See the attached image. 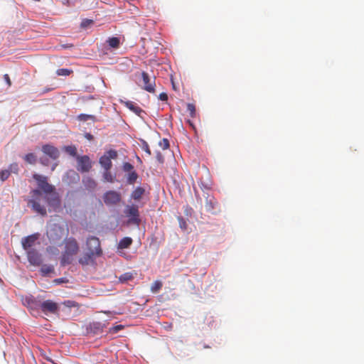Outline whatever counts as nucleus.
<instances>
[{"label": "nucleus", "instance_id": "18", "mask_svg": "<svg viewBox=\"0 0 364 364\" xmlns=\"http://www.w3.org/2000/svg\"><path fill=\"white\" fill-rule=\"evenodd\" d=\"M145 190L142 187L136 188L132 193V198L135 200H139L141 198L142 196L144 194Z\"/></svg>", "mask_w": 364, "mask_h": 364}, {"label": "nucleus", "instance_id": "29", "mask_svg": "<svg viewBox=\"0 0 364 364\" xmlns=\"http://www.w3.org/2000/svg\"><path fill=\"white\" fill-rule=\"evenodd\" d=\"M65 151L70 156H75L77 155V149L74 146H65Z\"/></svg>", "mask_w": 364, "mask_h": 364}, {"label": "nucleus", "instance_id": "24", "mask_svg": "<svg viewBox=\"0 0 364 364\" xmlns=\"http://www.w3.org/2000/svg\"><path fill=\"white\" fill-rule=\"evenodd\" d=\"M103 179L106 182H114V176L111 173L110 170H105L103 173Z\"/></svg>", "mask_w": 364, "mask_h": 364}, {"label": "nucleus", "instance_id": "22", "mask_svg": "<svg viewBox=\"0 0 364 364\" xmlns=\"http://www.w3.org/2000/svg\"><path fill=\"white\" fill-rule=\"evenodd\" d=\"M163 283L159 280H156L153 282L151 286V291L154 294L158 293L162 288Z\"/></svg>", "mask_w": 364, "mask_h": 364}, {"label": "nucleus", "instance_id": "25", "mask_svg": "<svg viewBox=\"0 0 364 364\" xmlns=\"http://www.w3.org/2000/svg\"><path fill=\"white\" fill-rule=\"evenodd\" d=\"M41 272H42L43 275H47L54 272V267L53 265L44 264L41 267Z\"/></svg>", "mask_w": 364, "mask_h": 364}, {"label": "nucleus", "instance_id": "13", "mask_svg": "<svg viewBox=\"0 0 364 364\" xmlns=\"http://www.w3.org/2000/svg\"><path fill=\"white\" fill-rule=\"evenodd\" d=\"M141 77L144 83V89L149 92H155V78L151 79L148 73L142 72Z\"/></svg>", "mask_w": 364, "mask_h": 364}, {"label": "nucleus", "instance_id": "28", "mask_svg": "<svg viewBox=\"0 0 364 364\" xmlns=\"http://www.w3.org/2000/svg\"><path fill=\"white\" fill-rule=\"evenodd\" d=\"M73 73L72 70L68 68H60L57 70L56 73L59 76H68Z\"/></svg>", "mask_w": 364, "mask_h": 364}, {"label": "nucleus", "instance_id": "34", "mask_svg": "<svg viewBox=\"0 0 364 364\" xmlns=\"http://www.w3.org/2000/svg\"><path fill=\"white\" fill-rule=\"evenodd\" d=\"M159 146L164 149L166 150L169 147V141L167 139H163L159 142Z\"/></svg>", "mask_w": 364, "mask_h": 364}, {"label": "nucleus", "instance_id": "8", "mask_svg": "<svg viewBox=\"0 0 364 364\" xmlns=\"http://www.w3.org/2000/svg\"><path fill=\"white\" fill-rule=\"evenodd\" d=\"M124 213L128 217L129 222L139 225L140 223L139 212L137 205H127L125 208Z\"/></svg>", "mask_w": 364, "mask_h": 364}, {"label": "nucleus", "instance_id": "43", "mask_svg": "<svg viewBox=\"0 0 364 364\" xmlns=\"http://www.w3.org/2000/svg\"><path fill=\"white\" fill-rule=\"evenodd\" d=\"M55 282L57 283H62V282H63V279H62V278L58 279H55Z\"/></svg>", "mask_w": 364, "mask_h": 364}, {"label": "nucleus", "instance_id": "41", "mask_svg": "<svg viewBox=\"0 0 364 364\" xmlns=\"http://www.w3.org/2000/svg\"><path fill=\"white\" fill-rule=\"evenodd\" d=\"M122 328H123V326L118 325V326H114L113 328V330H114V332H117V331H119V330H121Z\"/></svg>", "mask_w": 364, "mask_h": 364}, {"label": "nucleus", "instance_id": "12", "mask_svg": "<svg viewBox=\"0 0 364 364\" xmlns=\"http://www.w3.org/2000/svg\"><path fill=\"white\" fill-rule=\"evenodd\" d=\"M27 252V257L28 260L31 264L34 266H40L42 262V257L41 255L35 249H31Z\"/></svg>", "mask_w": 364, "mask_h": 364}, {"label": "nucleus", "instance_id": "40", "mask_svg": "<svg viewBox=\"0 0 364 364\" xmlns=\"http://www.w3.org/2000/svg\"><path fill=\"white\" fill-rule=\"evenodd\" d=\"M192 212H193V209L191 207H189V206H186V208H185V214L186 215H191Z\"/></svg>", "mask_w": 364, "mask_h": 364}, {"label": "nucleus", "instance_id": "31", "mask_svg": "<svg viewBox=\"0 0 364 364\" xmlns=\"http://www.w3.org/2000/svg\"><path fill=\"white\" fill-rule=\"evenodd\" d=\"M141 147L142 150L144 151L148 155L151 156V151L149 149V146L148 143L145 140H141Z\"/></svg>", "mask_w": 364, "mask_h": 364}, {"label": "nucleus", "instance_id": "10", "mask_svg": "<svg viewBox=\"0 0 364 364\" xmlns=\"http://www.w3.org/2000/svg\"><path fill=\"white\" fill-rule=\"evenodd\" d=\"M121 195L114 191H107L103 196V200L106 205H116L121 200Z\"/></svg>", "mask_w": 364, "mask_h": 364}, {"label": "nucleus", "instance_id": "20", "mask_svg": "<svg viewBox=\"0 0 364 364\" xmlns=\"http://www.w3.org/2000/svg\"><path fill=\"white\" fill-rule=\"evenodd\" d=\"M109 48L117 49L120 46V39L118 37H111L107 40Z\"/></svg>", "mask_w": 364, "mask_h": 364}, {"label": "nucleus", "instance_id": "36", "mask_svg": "<svg viewBox=\"0 0 364 364\" xmlns=\"http://www.w3.org/2000/svg\"><path fill=\"white\" fill-rule=\"evenodd\" d=\"M93 23V21L91 19H84L81 23V26L85 28L90 24Z\"/></svg>", "mask_w": 364, "mask_h": 364}, {"label": "nucleus", "instance_id": "37", "mask_svg": "<svg viewBox=\"0 0 364 364\" xmlns=\"http://www.w3.org/2000/svg\"><path fill=\"white\" fill-rule=\"evenodd\" d=\"M156 158L157 159V161L161 163V164H163L164 161V158L162 155V154L160 152V151H157L156 154Z\"/></svg>", "mask_w": 364, "mask_h": 364}, {"label": "nucleus", "instance_id": "33", "mask_svg": "<svg viewBox=\"0 0 364 364\" xmlns=\"http://www.w3.org/2000/svg\"><path fill=\"white\" fill-rule=\"evenodd\" d=\"M178 220L179 223L180 228L182 230H186L187 229V226H188L186 221L182 217H178Z\"/></svg>", "mask_w": 364, "mask_h": 364}, {"label": "nucleus", "instance_id": "17", "mask_svg": "<svg viewBox=\"0 0 364 364\" xmlns=\"http://www.w3.org/2000/svg\"><path fill=\"white\" fill-rule=\"evenodd\" d=\"M125 106L130 110H132L133 112L136 114L138 116H140L141 113L144 112L143 109L140 107L136 105L134 102L132 101L126 102Z\"/></svg>", "mask_w": 364, "mask_h": 364}, {"label": "nucleus", "instance_id": "1", "mask_svg": "<svg viewBox=\"0 0 364 364\" xmlns=\"http://www.w3.org/2000/svg\"><path fill=\"white\" fill-rule=\"evenodd\" d=\"M36 181L38 188L30 192L31 199L28 201V205L36 213L45 216L47 210L42 202L47 203L54 210L60 206V200L55 188L48 182V178L38 173L33 175Z\"/></svg>", "mask_w": 364, "mask_h": 364}, {"label": "nucleus", "instance_id": "15", "mask_svg": "<svg viewBox=\"0 0 364 364\" xmlns=\"http://www.w3.org/2000/svg\"><path fill=\"white\" fill-rule=\"evenodd\" d=\"M42 151L45 154L48 155L53 159H57L60 155L58 149L49 144L43 146Z\"/></svg>", "mask_w": 364, "mask_h": 364}, {"label": "nucleus", "instance_id": "7", "mask_svg": "<svg viewBox=\"0 0 364 364\" xmlns=\"http://www.w3.org/2000/svg\"><path fill=\"white\" fill-rule=\"evenodd\" d=\"M47 235L50 240L56 242L63 237L65 229L60 225L54 224L47 231Z\"/></svg>", "mask_w": 364, "mask_h": 364}, {"label": "nucleus", "instance_id": "38", "mask_svg": "<svg viewBox=\"0 0 364 364\" xmlns=\"http://www.w3.org/2000/svg\"><path fill=\"white\" fill-rule=\"evenodd\" d=\"M159 99L161 101H166L168 100V95L166 92H161L159 96Z\"/></svg>", "mask_w": 364, "mask_h": 364}, {"label": "nucleus", "instance_id": "5", "mask_svg": "<svg viewBox=\"0 0 364 364\" xmlns=\"http://www.w3.org/2000/svg\"><path fill=\"white\" fill-rule=\"evenodd\" d=\"M88 252L95 256L101 255L102 251L100 247V241L98 237L90 236L87 239L86 242Z\"/></svg>", "mask_w": 364, "mask_h": 364}, {"label": "nucleus", "instance_id": "14", "mask_svg": "<svg viewBox=\"0 0 364 364\" xmlns=\"http://www.w3.org/2000/svg\"><path fill=\"white\" fill-rule=\"evenodd\" d=\"M38 240V235H31L22 239L21 243L23 248L28 251L33 249L32 247L35 245Z\"/></svg>", "mask_w": 364, "mask_h": 364}, {"label": "nucleus", "instance_id": "9", "mask_svg": "<svg viewBox=\"0 0 364 364\" xmlns=\"http://www.w3.org/2000/svg\"><path fill=\"white\" fill-rule=\"evenodd\" d=\"M205 207L206 210L211 214H217L218 213L220 212V205L216 199L214 198V196L208 194L205 197Z\"/></svg>", "mask_w": 364, "mask_h": 364}, {"label": "nucleus", "instance_id": "4", "mask_svg": "<svg viewBox=\"0 0 364 364\" xmlns=\"http://www.w3.org/2000/svg\"><path fill=\"white\" fill-rule=\"evenodd\" d=\"M117 156V151L110 149L100 158L99 163L105 170H110L112 167V159H116Z\"/></svg>", "mask_w": 364, "mask_h": 364}, {"label": "nucleus", "instance_id": "3", "mask_svg": "<svg viewBox=\"0 0 364 364\" xmlns=\"http://www.w3.org/2000/svg\"><path fill=\"white\" fill-rule=\"evenodd\" d=\"M26 301H28V304L31 309H36L39 307L45 314H55L58 313L59 309L58 304L52 300H46L43 302H40L34 297H31L26 299Z\"/></svg>", "mask_w": 364, "mask_h": 364}, {"label": "nucleus", "instance_id": "48", "mask_svg": "<svg viewBox=\"0 0 364 364\" xmlns=\"http://www.w3.org/2000/svg\"><path fill=\"white\" fill-rule=\"evenodd\" d=\"M138 161H141V159L139 157H137Z\"/></svg>", "mask_w": 364, "mask_h": 364}, {"label": "nucleus", "instance_id": "42", "mask_svg": "<svg viewBox=\"0 0 364 364\" xmlns=\"http://www.w3.org/2000/svg\"><path fill=\"white\" fill-rule=\"evenodd\" d=\"M41 163L43 164V165H46L47 166L48 165V161H44L43 159H41Z\"/></svg>", "mask_w": 364, "mask_h": 364}, {"label": "nucleus", "instance_id": "6", "mask_svg": "<svg viewBox=\"0 0 364 364\" xmlns=\"http://www.w3.org/2000/svg\"><path fill=\"white\" fill-rule=\"evenodd\" d=\"M122 170L126 173V179L128 184L132 185L136 182L139 176L132 164L129 162L123 163Z\"/></svg>", "mask_w": 364, "mask_h": 364}, {"label": "nucleus", "instance_id": "39", "mask_svg": "<svg viewBox=\"0 0 364 364\" xmlns=\"http://www.w3.org/2000/svg\"><path fill=\"white\" fill-rule=\"evenodd\" d=\"M4 79L6 81V84L8 85V86L10 87L11 85V79H10L9 75L8 74H5L4 75Z\"/></svg>", "mask_w": 364, "mask_h": 364}, {"label": "nucleus", "instance_id": "30", "mask_svg": "<svg viewBox=\"0 0 364 364\" xmlns=\"http://www.w3.org/2000/svg\"><path fill=\"white\" fill-rule=\"evenodd\" d=\"M11 171L8 169L1 170L0 171V180L3 182L5 181L9 177Z\"/></svg>", "mask_w": 364, "mask_h": 364}, {"label": "nucleus", "instance_id": "46", "mask_svg": "<svg viewBox=\"0 0 364 364\" xmlns=\"http://www.w3.org/2000/svg\"><path fill=\"white\" fill-rule=\"evenodd\" d=\"M188 123L192 126V124H191V121H190V120H188Z\"/></svg>", "mask_w": 364, "mask_h": 364}, {"label": "nucleus", "instance_id": "47", "mask_svg": "<svg viewBox=\"0 0 364 364\" xmlns=\"http://www.w3.org/2000/svg\"><path fill=\"white\" fill-rule=\"evenodd\" d=\"M55 166H53L52 171H53L55 169Z\"/></svg>", "mask_w": 364, "mask_h": 364}, {"label": "nucleus", "instance_id": "23", "mask_svg": "<svg viewBox=\"0 0 364 364\" xmlns=\"http://www.w3.org/2000/svg\"><path fill=\"white\" fill-rule=\"evenodd\" d=\"M77 119L80 121H87V120H92V122L96 121V117L95 115L92 114H80L77 116Z\"/></svg>", "mask_w": 364, "mask_h": 364}, {"label": "nucleus", "instance_id": "32", "mask_svg": "<svg viewBox=\"0 0 364 364\" xmlns=\"http://www.w3.org/2000/svg\"><path fill=\"white\" fill-rule=\"evenodd\" d=\"M187 111L189 112V114L191 117H194L195 115H196V107H195V105L191 104V103H188L187 105Z\"/></svg>", "mask_w": 364, "mask_h": 364}, {"label": "nucleus", "instance_id": "45", "mask_svg": "<svg viewBox=\"0 0 364 364\" xmlns=\"http://www.w3.org/2000/svg\"><path fill=\"white\" fill-rule=\"evenodd\" d=\"M69 173H72L73 174H75V175H76V176L78 177V176H77V175L75 173V171H70Z\"/></svg>", "mask_w": 364, "mask_h": 364}, {"label": "nucleus", "instance_id": "21", "mask_svg": "<svg viewBox=\"0 0 364 364\" xmlns=\"http://www.w3.org/2000/svg\"><path fill=\"white\" fill-rule=\"evenodd\" d=\"M132 243V239L129 237H125L122 238L119 244H118V248L119 249H126L128 248Z\"/></svg>", "mask_w": 364, "mask_h": 364}, {"label": "nucleus", "instance_id": "2", "mask_svg": "<svg viewBox=\"0 0 364 364\" xmlns=\"http://www.w3.org/2000/svg\"><path fill=\"white\" fill-rule=\"evenodd\" d=\"M65 250L60 257L62 266L70 264L74 260V257L78 253L80 247L77 240L73 237L65 239Z\"/></svg>", "mask_w": 364, "mask_h": 364}, {"label": "nucleus", "instance_id": "11", "mask_svg": "<svg viewBox=\"0 0 364 364\" xmlns=\"http://www.w3.org/2000/svg\"><path fill=\"white\" fill-rule=\"evenodd\" d=\"M77 169L82 172H88L92 168V163L88 156H77Z\"/></svg>", "mask_w": 364, "mask_h": 364}, {"label": "nucleus", "instance_id": "26", "mask_svg": "<svg viewBox=\"0 0 364 364\" xmlns=\"http://www.w3.org/2000/svg\"><path fill=\"white\" fill-rule=\"evenodd\" d=\"M24 160L30 164H35L37 161V158L34 154L29 153L24 156Z\"/></svg>", "mask_w": 364, "mask_h": 364}, {"label": "nucleus", "instance_id": "35", "mask_svg": "<svg viewBox=\"0 0 364 364\" xmlns=\"http://www.w3.org/2000/svg\"><path fill=\"white\" fill-rule=\"evenodd\" d=\"M8 170L11 171V173H17L18 171V166L16 163L11 164Z\"/></svg>", "mask_w": 364, "mask_h": 364}, {"label": "nucleus", "instance_id": "16", "mask_svg": "<svg viewBox=\"0 0 364 364\" xmlns=\"http://www.w3.org/2000/svg\"><path fill=\"white\" fill-rule=\"evenodd\" d=\"M82 183L85 188L90 191L94 190L97 186V183L95 180L89 176L84 177L82 179Z\"/></svg>", "mask_w": 364, "mask_h": 364}, {"label": "nucleus", "instance_id": "27", "mask_svg": "<svg viewBox=\"0 0 364 364\" xmlns=\"http://www.w3.org/2000/svg\"><path fill=\"white\" fill-rule=\"evenodd\" d=\"M133 278H134V275H133L132 273H131V272H126V273L122 274L119 277V280L121 282H126L132 280Z\"/></svg>", "mask_w": 364, "mask_h": 364}, {"label": "nucleus", "instance_id": "44", "mask_svg": "<svg viewBox=\"0 0 364 364\" xmlns=\"http://www.w3.org/2000/svg\"><path fill=\"white\" fill-rule=\"evenodd\" d=\"M86 137L88 139H92V136L90 134H87Z\"/></svg>", "mask_w": 364, "mask_h": 364}, {"label": "nucleus", "instance_id": "19", "mask_svg": "<svg viewBox=\"0 0 364 364\" xmlns=\"http://www.w3.org/2000/svg\"><path fill=\"white\" fill-rule=\"evenodd\" d=\"M94 255H91L90 252H87L85 255H83L78 260L79 263L82 265H87L89 264L91 261L92 260V257H94Z\"/></svg>", "mask_w": 364, "mask_h": 364}]
</instances>
